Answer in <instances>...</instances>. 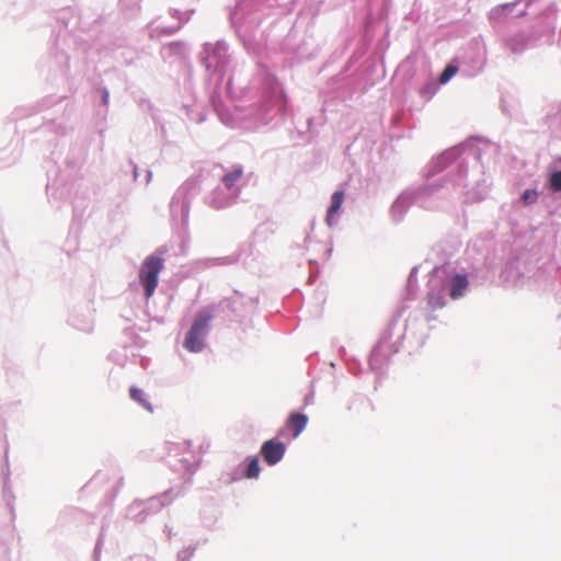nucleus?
<instances>
[{"instance_id": "1", "label": "nucleus", "mask_w": 561, "mask_h": 561, "mask_svg": "<svg viewBox=\"0 0 561 561\" xmlns=\"http://www.w3.org/2000/svg\"><path fill=\"white\" fill-rule=\"evenodd\" d=\"M213 317L214 314L209 310H202L197 312L183 343V346L188 352L198 353L204 348L205 339Z\"/></svg>"}, {"instance_id": "2", "label": "nucleus", "mask_w": 561, "mask_h": 561, "mask_svg": "<svg viewBox=\"0 0 561 561\" xmlns=\"http://www.w3.org/2000/svg\"><path fill=\"white\" fill-rule=\"evenodd\" d=\"M164 260L158 255H149L142 262L139 270V280L145 288L146 298L153 295L158 286V277L163 270Z\"/></svg>"}, {"instance_id": "3", "label": "nucleus", "mask_w": 561, "mask_h": 561, "mask_svg": "<svg viewBox=\"0 0 561 561\" xmlns=\"http://www.w3.org/2000/svg\"><path fill=\"white\" fill-rule=\"evenodd\" d=\"M285 450V444L274 438L265 442L260 453L267 465L274 466L282 460Z\"/></svg>"}, {"instance_id": "4", "label": "nucleus", "mask_w": 561, "mask_h": 561, "mask_svg": "<svg viewBox=\"0 0 561 561\" xmlns=\"http://www.w3.org/2000/svg\"><path fill=\"white\" fill-rule=\"evenodd\" d=\"M469 282L466 275L456 274L450 283V297L453 299H458L463 296L466 289L468 288Z\"/></svg>"}, {"instance_id": "5", "label": "nucleus", "mask_w": 561, "mask_h": 561, "mask_svg": "<svg viewBox=\"0 0 561 561\" xmlns=\"http://www.w3.org/2000/svg\"><path fill=\"white\" fill-rule=\"evenodd\" d=\"M308 423L307 415L302 413H293L288 417L287 425L293 430V436L298 437Z\"/></svg>"}, {"instance_id": "6", "label": "nucleus", "mask_w": 561, "mask_h": 561, "mask_svg": "<svg viewBox=\"0 0 561 561\" xmlns=\"http://www.w3.org/2000/svg\"><path fill=\"white\" fill-rule=\"evenodd\" d=\"M344 201V193L342 191L334 192L331 198V206L328 209L327 222L331 225L333 216L339 211Z\"/></svg>"}, {"instance_id": "7", "label": "nucleus", "mask_w": 561, "mask_h": 561, "mask_svg": "<svg viewBox=\"0 0 561 561\" xmlns=\"http://www.w3.org/2000/svg\"><path fill=\"white\" fill-rule=\"evenodd\" d=\"M260 472L261 468L257 457L248 458L244 477L248 479H256L260 476Z\"/></svg>"}, {"instance_id": "8", "label": "nucleus", "mask_w": 561, "mask_h": 561, "mask_svg": "<svg viewBox=\"0 0 561 561\" xmlns=\"http://www.w3.org/2000/svg\"><path fill=\"white\" fill-rule=\"evenodd\" d=\"M241 175H242V170L240 168L234 169L233 171L227 173L222 178V182L225 183V185L228 188H232L233 185L236 184V182L241 178Z\"/></svg>"}, {"instance_id": "9", "label": "nucleus", "mask_w": 561, "mask_h": 561, "mask_svg": "<svg viewBox=\"0 0 561 561\" xmlns=\"http://www.w3.org/2000/svg\"><path fill=\"white\" fill-rule=\"evenodd\" d=\"M130 398L141 405H144L146 409L150 410V404L145 398V393L141 389H138L136 387H131L129 390Z\"/></svg>"}, {"instance_id": "10", "label": "nucleus", "mask_w": 561, "mask_h": 561, "mask_svg": "<svg viewBox=\"0 0 561 561\" xmlns=\"http://www.w3.org/2000/svg\"><path fill=\"white\" fill-rule=\"evenodd\" d=\"M458 72V67L454 65H448L439 77V83H447L456 73Z\"/></svg>"}, {"instance_id": "11", "label": "nucleus", "mask_w": 561, "mask_h": 561, "mask_svg": "<svg viewBox=\"0 0 561 561\" xmlns=\"http://www.w3.org/2000/svg\"><path fill=\"white\" fill-rule=\"evenodd\" d=\"M550 186L553 191H561V171L553 172L550 175Z\"/></svg>"}, {"instance_id": "12", "label": "nucleus", "mask_w": 561, "mask_h": 561, "mask_svg": "<svg viewBox=\"0 0 561 561\" xmlns=\"http://www.w3.org/2000/svg\"><path fill=\"white\" fill-rule=\"evenodd\" d=\"M538 194L535 190H526L523 194V201L525 204H533L537 201Z\"/></svg>"}, {"instance_id": "13", "label": "nucleus", "mask_w": 561, "mask_h": 561, "mask_svg": "<svg viewBox=\"0 0 561 561\" xmlns=\"http://www.w3.org/2000/svg\"><path fill=\"white\" fill-rule=\"evenodd\" d=\"M428 304H430L433 308H436V307H443V306H444V302H439V304L434 305V304L432 302V300H431V299H430Z\"/></svg>"}]
</instances>
